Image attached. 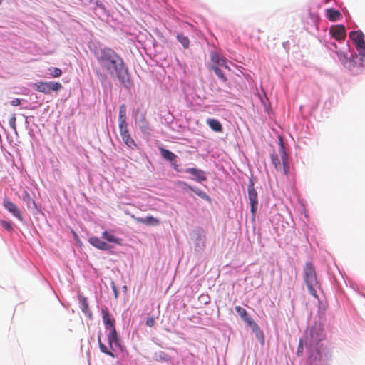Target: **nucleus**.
Here are the masks:
<instances>
[{
    "label": "nucleus",
    "mask_w": 365,
    "mask_h": 365,
    "mask_svg": "<svg viewBox=\"0 0 365 365\" xmlns=\"http://www.w3.org/2000/svg\"><path fill=\"white\" fill-rule=\"evenodd\" d=\"M97 59L105 68H123V58L115 51L110 48L101 49L97 53Z\"/></svg>",
    "instance_id": "obj_1"
},
{
    "label": "nucleus",
    "mask_w": 365,
    "mask_h": 365,
    "mask_svg": "<svg viewBox=\"0 0 365 365\" xmlns=\"http://www.w3.org/2000/svg\"><path fill=\"white\" fill-rule=\"evenodd\" d=\"M102 238L106 242L101 240L99 237L92 236L89 237L88 242L96 248L103 251H110L113 249V246L110 244L120 245L122 239L118 237L115 235L113 230H105L102 232Z\"/></svg>",
    "instance_id": "obj_2"
},
{
    "label": "nucleus",
    "mask_w": 365,
    "mask_h": 365,
    "mask_svg": "<svg viewBox=\"0 0 365 365\" xmlns=\"http://www.w3.org/2000/svg\"><path fill=\"white\" fill-rule=\"evenodd\" d=\"M303 272L304 279L310 294L318 299L317 289H319L320 285L317 280L314 266L311 263H306Z\"/></svg>",
    "instance_id": "obj_3"
},
{
    "label": "nucleus",
    "mask_w": 365,
    "mask_h": 365,
    "mask_svg": "<svg viewBox=\"0 0 365 365\" xmlns=\"http://www.w3.org/2000/svg\"><path fill=\"white\" fill-rule=\"evenodd\" d=\"M280 141V155L282 158V163H280V160L277 155L276 153H273L271 154V160L272 163L274 166L275 169L277 171L282 172L284 175H287L289 171V162H288V155L285 152L282 140L281 138H279Z\"/></svg>",
    "instance_id": "obj_4"
},
{
    "label": "nucleus",
    "mask_w": 365,
    "mask_h": 365,
    "mask_svg": "<svg viewBox=\"0 0 365 365\" xmlns=\"http://www.w3.org/2000/svg\"><path fill=\"white\" fill-rule=\"evenodd\" d=\"M34 87L36 91L45 94H50L51 91L58 92L63 88L61 83L54 81H40L34 83Z\"/></svg>",
    "instance_id": "obj_5"
},
{
    "label": "nucleus",
    "mask_w": 365,
    "mask_h": 365,
    "mask_svg": "<svg viewBox=\"0 0 365 365\" xmlns=\"http://www.w3.org/2000/svg\"><path fill=\"white\" fill-rule=\"evenodd\" d=\"M247 191L251 207V212L252 213V215L255 216L258 207V197L257 192L254 187V182L252 180H250L249 181Z\"/></svg>",
    "instance_id": "obj_6"
},
{
    "label": "nucleus",
    "mask_w": 365,
    "mask_h": 365,
    "mask_svg": "<svg viewBox=\"0 0 365 365\" xmlns=\"http://www.w3.org/2000/svg\"><path fill=\"white\" fill-rule=\"evenodd\" d=\"M349 38L352 40L358 52L365 51L364 35L361 31H351Z\"/></svg>",
    "instance_id": "obj_7"
},
{
    "label": "nucleus",
    "mask_w": 365,
    "mask_h": 365,
    "mask_svg": "<svg viewBox=\"0 0 365 365\" xmlns=\"http://www.w3.org/2000/svg\"><path fill=\"white\" fill-rule=\"evenodd\" d=\"M3 205L10 213H11L15 217L20 221L23 220V217L21 211L17 206L10 201L8 198H4L3 201Z\"/></svg>",
    "instance_id": "obj_8"
},
{
    "label": "nucleus",
    "mask_w": 365,
    "mask_h": 365,
    "mask_svg": "<svg viewBox=\"0 0 365 365\" xmlns=\"http://www.w3.org/2000/svg\"><path fill=\"white\" fill-rule=\"evenodd\" d=\"M211 62L212 63V68H229L228 66L226 65V61L224 57L220 54L212 52L210 54Z\"/></svg>",
    "instance_id": "obj_9"
},
{
    "label": "nucleus",
    "mask_w": 365,
    "mask_h": 365,
    "mask_svg": "<svg viewBox=\"0 0 365 365\" xmlns=\"http://www.w3.org/2000/svg\"><path fill=\"white\" fill-rule=\"evenodd\" d=\"M330 34L337 41L344 40L346 37V29L343 25L332 26L329 29Z\"/></svg>",
    "instance_id": "obj_10"
},
{
    "label": "nucleus",
    "mask_w": 365,
    "mask_h": 365,
    "mask_svg": "<svg viewBox=\"0 0 365 365\" xmlns=\"http://www.w3.org/2000/svg\"><path fill=\"white\" fill-rule=\"evenodd\" d=\"M116 75L119 81L127 88H130L133 86V81L128 73V70H116Z\"/></svg>",
    "instance_id": "obj_11"
},
{
    "label": "nucleus",
    "mask_w": 365,
    "mask_h": 365,
    "mask_svg": "<svg viewBox=\"0 0 365 365\" xmlns=\"http://www.w3.org/2000/svg\"><path fill=\"white\" fill-rule=\"evenodd\" d=\"M130 217L135 220L138 223L144 224L146 225L156 226L160 223L158 218L153 216H148L146 217H135L131 215Z\"/></svg>",
    "instance_id": "obj_12"
},
{
    "label": "nucleus",
    "mask_w": 365,
    "mask_h": 365,
    "mask_svg": "<svg viewBox=\"0 0 365 365\" xmlns=\"http://www.w3.org/2000/svg\"><path fill=\"white\" fill-rule=\"evenodd\" d=\"M110 332L107 334V339L109 344L110 349L113 350L114 347L120 346L119 339L118 337L117 331L115 328H112Z\"/></svg>",
    "instance_id": "obj_13"
},
{
    "label": "nucleus",
    "mask_w": 365,
    "mask_h": 365,
    "mask_svg": "<svg viewBox=\"0 0 365 365\" xmlns=\"http://www.w3.org/2000/svg\"><path fill=\"white\" fill-rule=\"evenodd\" d=\"M120 133L123 142L131 149L136 148L137 145L128 133V127L120 128Z\"/></svg>",
    "instance_id": "obj_14"
},
{
    "label": "nucleus",
    "mask_w": 365,
    "mask_h": 365,
    "mask_svg": "<svg viewBox=\"0 0 365 365\" xmlns=\"http://www.w3.org/2000/svg\"><path fill=\"white\" fill-rule=\"evenodd\" d=\"M102 318L106 329H110L115 327V319H113L108 309H102Z\"/></svg>",
    "instance_id": "obj_15"
},
{
    "label": "nucleus",
    "mask_w": 365,
    "mask_h": 365,
    "mask_svg": "<svg viewBox=\"0 0 365 365\" xmlns=\"http://www.w3.org/2000/svg\"><path fill=\"white\" fill-rule=\"evenodd\" d=\"M185 172L192 175L195 177L193 179L198 182H202L207 180L204 172L201 170L195 168H189L185 170Z\"/></svg>",
    "instance_id": "obj_16"
},
{
    "label": "nucleus",
    "mask_w": 365,
    "mask_h": 365,
    "mask_svg": "<svg viewBox=\"0 0 365 365\" xmlns=\"http://www.w3.org/2000/svg\"><path fill=\"white\" fill-rule=\"evenodd\" d=\"M235 311L240 316L242 319L247 323L250 326L256 325L253 319L248 315L247 311L240 306L235 307Z\"/></svg>",
    "instance_id": "obj_17"
},
{
    "label": "nucleus",
    "mask_w": 365,
    "mask_h": 365,
    "mask_svg": "<svg viewBox=\"0 0 365 365\" xmlns=\"http://www.w3.org/2000/svg\"><path fill=\"white\" fill-rule=\"evenodd\" d=\"M119 129L128 127L126 123V107L124 104L119 108L118 114Z\"/></svg>",
    "instance_id": "obj_18"
},
{
    "label": "nucleus",
    "mask_w": 365,
    "mask_h": 365,
    "mask_svg": "<svg viewBox=\"0 0 365 365\" xmlns=\"http://www.w3.org/2000/svg\"><path fill=\"white\" fill-rule=\"evenodd\" d=\"M206 122L213 131L218 133L222 131V125L219 120L214 118H208Z\"/></svg>",
    "instance_id": "obj_19"
},
{
    "label": "nucleus",
    "mask_w": 365,
    "mask_h": 365,
    "mask_svg": "<svg viewBox=\"0 0 365 365\" xmlns=\"http://www.w3.org/2000/svg\"><path fill=\"white\" fill-rule=\"evenodd\" d=\"M327 17L331 21H336L341 17V14L334 9H328L326 11Z\"/></svg>",
    "instance_id": "obj_20"
},
{
    "label": "nucleus",
    "mask_w": 365,
    "mask_h": 365,
    "mask_svg": "<svg viewBox=\"0 0 365 365\" xmlns=\"http://www.w3.org/2000/svg\"><path fill=\"white\" fill-rule=\"evenodd\" d=\"M160 154L162 155V157L168 160H169L170 162H173L175 160L176 158V155L175 154H174L173 153H172L171 151L165 149V148H160Z\"/></svg>",
    "instance_id": "obj_21"
},
{
    "label": "nucleus",
    "mask_w": 365,
    "mask_h": 365,
    "mask_svg": "<svg viewBox=\"0 0 365 365\" xmlns=\"http://www.w3.org/2000/svg\"><path fill=\"white\" fill-rule=\"evenodd\" d=\"M178 41L182 44L185 49L189 48L190 46V40L187 36H185L182 33H180L177 34Z\"/></svg>",
    "instance_id": "obj_22"
},
{
    "label": "nucleus",
    "mask_w": 365,
    "mask_h": 365,
    "mask_svg": "<svg viewBox=\"0 0 365 365\" xmlns=\"http://www.w3.org/2000/svg\"><path fill=\"white\" fill-rule=\"evenodd\" d=\"M98 342L99 348H100V350L101 352H103L113 358L115 357V355L113 354V353L111 351L108 350L107 346L104 344L102 343L101 334H98Z\"/></svg>",
    "instance_id": "obj_23"
},
{
    "label": "nucleus",
    "mask_w": 365,
    "mask_h": 365,
    "mask_svg": "<svg viewBox=\"0 0 365 365\" xmlns=\"http://www.w3.org/2000/svg\"><path fill=\"white\" fill-rule=\"evenodd\" d=\"M140 128L141 130L144 133H149L150 128L146 121L145 115L141 116V119L140 120Z\"/></svg>",
    "instance_id": "obj_24"
},
{
    "label": "nucleus",
    "mask_w": 365,
    "mask_h": 365,
    "mask_svg": "<svg viewBox=\"0 0 365 365\" xmlns=\"http://www.w3.org/2000/svg\"><path fill=\"white\" fill-rule=\"evenodd\" d=\"M189 190L194 192L195 193H196V195H197L199 197L203 198V199H208L209 197L207 196V195L203 192L202 190L198 189V188H195V187H189Z\"/></svg>",
    "instance_id": "obj_25"
},
{
    "label": "nucleus",
    "mask_w": 365,
    "mask_h": 365,
    "mask_svg": "<svg viewBox=\"0 0 365 365\" xmlns=\"http://www.w3.org/2000/svg\"><path fill=\"white\" fill-rule=\"evenodd\" d=\"M22 200L27 203L29 205L31 202L34 204V200L30 196L29 193L27 191H24L22 197Z\"/></svg>",
    "instance_id": "obj_26"
},
{
    "label": "nucleus",
    "mask_w": 365,
    "mask_h": 365,
    "mask_svg": "<svg viewBox=\"0 0 365 365\" xmlns=\"http://www.w3.org/2000/svg\"><path fill=\"white\" fill-rule=\"evenodd\" d=\"M0 224L4 228H5L8 231H11L13 230L12 224L11 222L1 220L0 222Z\"/></svg>",
    "instance_id": "obj_27"
},
{
    "label": "nucleus",
    "mask_w": 365,
    "mask_h": 365,
    "mask_svg": "<svg viewBox=\"0 0 365 365\" xmlns=\"http://www.w3.org/2000/svg\"><path fill=\"white\" fill-rule=\"evenodd\" d=\"M16 115L15 114H13L9 120V125L10 127L16 130Z\"/></svg>",
    "instance_id": "obj_28"
},
{
    "label": "nucleus",
    "mask_w": 365,
    "mask_h": 365,
    "mask_svg": "<svg viewBox=\"0 0 365 365\" xmlns=\"http://www.w3.org/2000/svg\"><path fill=\"white\" fill-rule=\"evenodd\" d=\"M81 307H82V311L86 312L88 309L87 299L86 297H82L81 299Z\"/></svg>",
    "instance_id": "obj_29"
},
{
    "label": "nucleus",
    "mask_w": 365,
    "mask_h": 365,
    "mask_svg": "<svg viewBox=\"0 0 365 365\" xmlns=\"http://www.w3.org/2000/svg\"><path fill=\"white\" fill-rule=\"evenodd\" d=\"M199 300L207 304L210 302V297L208 294H201L199 297Z\"/></svg>",
    "instance_id": "obj_30"
},
{
    "label": "nucleus",
    "mask_w": 365,
    "mask_h": 365,
    "mask_svg": "<svg viewBox=\"0 0 365 365\" xmlns=\"http://www.w3.org/2000/svg\"><path fill=\"white\" fill-rule=\"evenodd\" d=\"M215 72L220 79H221L222 81H226V78L222 72V70H215Z\"/></svg>",
    "instance_id": "obj_31"
},
{
    "label": "nucleus",
    "mask_w": 365,
    "mask_h": 365,
    "mask_svg": "<svg viewBox=\"0 0 365 365\" xmlns=\"http://www.w3.org/2000/svg\"><path fill=\"white\" fill-rule=\"evenodd\" d=\"M145 324L149 327H153L155 324V319L153 317H148L146 319Z\"/></svg>",
    "instance_id": "obj_32"
},
{
    "label": "nucleus",
    "mask_w": 365,
    "mask_h": 365,
    "mask_svg": "<svg viewBox=\"0 0 365 365\" xmlns=\"http://www.w3.org/2000/svg\"><path fill=\"white\" fill-rule=\"evenodd\" d=\"M84 5L93 4L98 5V0H80Z\"/></svg>",
    "instance_id": "obj_33"
},
{
    "label": "nucleus",
    "mask_w": 365,
    "mask_h": 365,
    "mask_svg": "<svg viewBox=\"0 0 365 365\" xmlns=\"http://www.w3.org/2000/svg\"><path fill=\"white\" fill-rule=\"evenodd\" d=\"M62 74L61 70H53L51 73H50V76L53 78L59 77Z\"/></svg>",
    "instance_id": "obj_34"
},
{
    "label": "nucleus",
    "mask_w": 365,
    "mask_h": 365,
    "mask_svg": "<svg viewBox=\"0 0 365 365\" xmlns=\"http://www.w3.org/2000/svg\"><path fill=\"white\" fill-rule=\"evenodd\" d=\"M21 101L19 98H14L11 101V104L13 106H19L21 104Z\"/></svg>",
    "instance_id": "obj_35"
},
{
    "label": "nucleus",
    "mask_w": 365,
    "mask_h": 365,
    "mask_svg": "<svg viewBox=\"0 0 365 365\" xmlns=\"http://www.w3.org/2000/svg\"><path fill=\"white\" fill-rule=\"evenodd\" d=\"M178 185H179L180 186H181L184 190H185V189H188V190H189V187H191V186H190V185H189L187 182H182V181L179 182H178Z\"/></svg>",
    "instance_id": "obj_36"
},
{
    "label": "nucleus",
    "mask_w": 365,
    "mask_h": 365,
    "mask_svg": "<svg viewBox=\"0 0 365 365\" xmlns=\"http://www.w3.org/2000/svg\"><path fill=\"white\" fill-rule=\"evenodd\" d=\"M359 53L361 56V60L362 62L365 63V51L363 52H359Z\"/></svg>",
    "instance_id": "obj_37"
},
{
    "label": "nucleus",
    "mask_w": 365,
    "mask_h": 365,
    "mask_svg": "<svg viewBox=\"0 0 365 365\" xmlns=\"http://www.w3.org/2000/svg\"><path fill=\"white\" fill-rule=\"evenodd\" d=\"M302 349V341H299L297 353H299V352H300V349Z\"/></svg>",
    "instance_id": "obj_38"
},
{
    "label": "nucleus",
    "mask_w": 365,
    "mask_h": 365,
    "mask_svg": "<svg viewBox=\"0 0 365 365\" xmlns=\"http://www.w3.org/2000/svg\"><path fill=\"white\" fill-rule=\"evenodd\" d=\"M114 294H115V297H117V296H118V291H117V289L115 288L114 289Z\"/></svg>",
    "instance_id": "obj_39"
},
{
    "label": "nucleus",
    "mask_w": 365,
    "mask_h": 365,
    "mask_svg": "<svg viewBox=\"0 0 365 365\" xmlns=\"http://www.w3.org/2000/svg\"><path fill=\"white\" fill-rule=\"evenodd\" d=\"M317 355L319 356V359H320V358H321V353L319 351H317Z\"/></svg>",
    "instance_id": "obj_40"
},
{
    "label": "nucleus",
    "mask_w": 365,
    "mask_h": 365,
    "mask_svg": "<svg viewBox=\"0 0 365 365\" xmlns=\"http://www.w3.org/2000/svg\"><path fill=\"white\" fill-rule=\"evenodd\" d=\"M173 166L175 167V169H177V165H175V163L173 164Z\"/></svg>",
    "instance_id": "obj_41"
},
{
    "label": "nucleus",
    "mask_w": 365,
    "mask_h": 365,
    "mask_svg": "<svg viewBox=\"0 0 365 365\" xmlns=\"http://www.w3.org/2000/svg\"><path fill=\"white\" fill-rule=\"evenodd\" d=\"M2 1H3V0H0V5L1 4Z\"/></svg>",
    "instance_id": "obj_42"
}]
</instances>
